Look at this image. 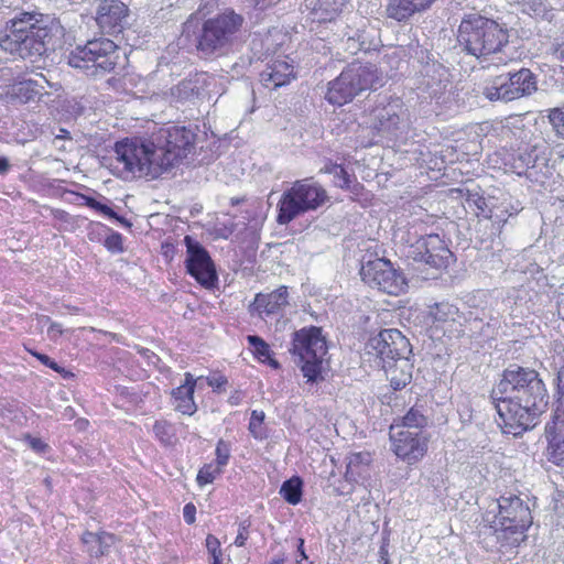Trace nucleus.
I'll use <instances>...</instances> for the list:
<instances>
[{"mask_svg": "<svg viewBox=\"0 0 564 564\" xmlns=\"http://www.w3.org/2000/svg\"><path fill=\"white\" fill-rule=\"evenodd\" d=\"M164 430H165V423L155 422V424L153 425V431H154L155 435L161 438L164 434Z\"/></svg>", "mask_w": 564, "mask_h": 564, "instance_id": "52", "label": "nucleus"}, {"mask_svg": "<svg viewBox=\"0 0 564 564\" xmlns=\"http://www.w3.org/2000/svg\"><path fill=\"white\" fill-rule=\"evenodd\" d=\"M366 350L380 358L383 364L406 360L412 352L408 338L395 328L383 329L371 337L366 345Z\"/></svg>", "mask_w": 564, "mask_h": 564, "instance_id": "12", "label": "nucleus"}, {"mask_svg": "<svg viewBox=\"0 0 564 564\" xmlns=\"http://www.w3.org/2000/svg\"><path fill=\"white\" fill-rule=\"evenodd\" d=\"M10 163L8 159L0 156V174H4L9 171Z\"/></svg>", "mask_w": 564, "mask_h": 564, "instance_id": "53", "label": "nucleus"}, {"mask_svg": "<svg viewBox=\"0 0 564 564\" xmlns=\"http://www.w3.org/2000/svg\"><path fill=\"white\" fill-rule=\"evenodd\" d=\"M457 39L463 51L479 59L482 67L506 66L516 61L508 29L495 20L469 14L462 20Z\"/></svg>", "mask_w": 564, "mask_h": 564, "instance_id": "3", "label": "nucleus"}, {"mask_svg": "<svg viewBox=\"0 0 564 564\" xmlns=\"http://www.w3.org/2000/svg\"><path fill=\"white\" fill-rule=\"evenodd\" d=\"M557 389L558 393L564 391V365L560 368L557 372Z\"/></svg>", "mask_w": 564, "mask_h": 564, "instance_id": "51", "label": "nucleus"}, {"mask_svg": "<svg viewBox=\"0 0 564 564\" xmlns=\"http://www.w3.org/2000/svg\"><path fill=\"white\" fill-rule=\"evenodd\" d=\"M79 198L83 200L84 205H86L93 209H95L98 204V200H96L93 197L86 196V195H79Z\"/></svg>", "mask_w": 564, "mask_h": 564, "instance_id": "50", "label": "nucleus"}, {"mask_svg": "<svg viewBox=\"0 0 564 564\" xmlns=\"http://www.w3.org/2000/svg\"><path fill=\"white\" fill-rule=\"evenodd\" d=\"M264 86L278 88L289 84L294 77V66L286 58H276L260 74Z\"/></svg>", "mask_w": 564, "mask_h": 564, "instance_id": "19", "label": "nucleus"}, {"mask_svg": "<svg viewBox=\"0 0 564 564\" xmlns=\"http://www.w3.org/2000/svg\"><path fill=\"white\" fill-rule=\"evenodd\" d=\"M545 431L549 440V457L554 464L560 465L564 463V416L556 413Z\"/></svg>", "mask_w": 564, "mask_h": 564, "instance_id": "21", "label": "nucleus"}, {"mask_svg": "<svg viewBox=\"0 0 564 564\" xmlns=\"http://www.w3.org/2000/svg\"><path fill=\"white\" fill-rule=\"evenodd\" d=\"M344 0H317L315 14L319 20L332 21L343 9Z\"/></svg>", "mask_w": 564, "mask_h": 564, "instance_id": "29", "label": "nucleus"}, {"mask_svg": "<svg viewBox=\"0 0 564 564\" xmlns=\"http://www.w3.org/2000/svg\"><path fill=\"white\" fill-rule=\"evenodd\" d=\"M82 542L86 545L90 556L100 557L110 552L116 543V536L105 531L97 533L85 531L82 535Z\"/></svg>", "mask_w": 564, "mask_h": 564, "instance_id": "24", "label": "nucleus"}, {"mask_svg": "<svg viewBox=\"0 0 564 564\" xmlns=\"http://www.w3.org/2000/svg\"><path fill=\"white\" fill-rule=\"evenodd\" d=\"M260 427H265V426L263 425V423H258L257 424V430H260Z\"/></svg>", "mask_w": 564, "mask_h": 564, "instance_id": "64", "label": "nucleus"}, {"mask_svg": "<svg viewBox=\"0 0 564 564\" xmlns=\"http://www.w3.org/2000/svg\"><path fill=\"white\" fill-rule=\"evenodd\" d=\"M210 557H212V564H223L221 552H218L215 555H210Z\"/></svg>", "mask_w": 564, "mask_h": 564, "instance_id": "55", "label": "nucleus"}, {"mask_svg": "<svg viewBox=\"0 0 564 564\" xmlns=\"http://www.w3.org/2000/svg\"><path fill=\"white\" fill-rule=\"evenodd\" d=\"M186 270L202 286L212 289L217 281L214 262L207 250L191 236H185Z\"/></svg>", "mask_w": 564, "mask_h": 564, "instance_id": "13", "label": "nucleus"}, {"mask_svg": "<svg viewBox=\"0 0 564 564\" xmlns=\"http://www.w3.org/2000/svg\"><path fill=\"white\" fill-rule=\"evenodd\" d=\"M390 438L395 455L409 463L419 460L427 451V440L422 431L391 426Z\"/></svg>", "mask_w": 564, "mask_h": 564, "instance_id": "14", "label": "nucleus"}, {"mask_svg": "<svg viewBox=\"0 0 564 564\" xmlns=\"http://www.w3.org/2000/svg\"><path fill=\"white\" fill-rule=\"evenodd\" d=\"M195 513L196 508L193 503H187L183 509V517L187 524H193L195 522Z\"/></svg>", "mask_w": 564, "mask_h": 564, "instance_id": "48", "label": "nucleus"}, {"mask_svg": "<svg viewBox=\"0 0 564 564\" xmlns=\"http://www.w3.org/2000/svg\"><path fill=\"white\" fill-rule=\"evenodd\" d=\"M491 399L505 433L513 435L533 427L549 405V394L539 373L520 366L503 371L492 388Z\"/></svg>", "mask_w": 564, "mask_h": 564, "instance_id": "2", "label": "nucleus"}, {"mask_svg": "<svg viewBox=\"0 0 564 564\" xmlns=\"http://www.w3.org/2000/svg\"><path fill=\"white\" fill-rule=\"evenodd\" d=\"M360 275L369 286L391 295H399L406 288L404 276L386 259L377 258L364 262Z\"/></svg>", "mask_w": 564, "mask_h": 564, "instance_id": "11", "label": "nucleus"}, {"mask_svg": "<svg viewBox=\"0 0 564 564\" xmlns=\"http://www.w3.org/2000/svg\"><path fill=\"white\" fill-rule=\"evenodd\" d=\"M535 90L534 74L529 68H521L514 73L496 76L485 85L482 94L490 101L508 102L529 96Z\"/></svg>", "mask_w": 564, "mask_h": 564, "instance_id": "10", "label": "nucleus"}, {"mask_svg": "<svg viewBox=\"0 0 564 564\" xmlns=\"http://www.w3.org/2000/svg\"><path fill=\"white\" fill-rule=\"evenodd\" d=\"M280 0H251L253 9L264 11L268 8L275 6Z\"/></svg>", "mask_w": 564, "mask_h": 564, "instance_id": "49", "label": "nucleus"}, {"mask_svg": "<svg viewBox=\"0 0 564 564\" xmlns=\"http://www.w3.org/2000/svg\"><path fill=\"white\" fill-rule=\"evenodd\" d=\"M171 93L177 100H187L198 94V87L193 79H184L173 87Z\"/></svg>", "mask_w": 564, "mask_h": 564, "instance_id": "34", "label": "nucleus"}, {"mask_svg": "<svg viewBox=\"0 0 564 564\" xmlns=\"http://www.w3.org/2000/svg\"><path fill=\"white\" fill-rule=\"evenodd\" d=\"M426 417L415 409H411L402 419V424H394L399 429H408L412 431H421L426 425Z\"/></svg>", "mask_w": 564, "mask_h": 564, "instance_id": "33", "label": "nucleus"}, {"mask_svg": "<svg viewBox=\"0 0 564 564\" xmlns=\"http://www.w3.org/2000/svg\"><path fill=\"white\" fill-rule=\"evenodd\" d=\"M28 351L32 356H34L37 360H40L44 366L51 368L52 370H54L56 372H61L62 371V368L54 360H52L47 355L37 352L35 350H32V349H28Z\"/></svg>", "mask_w": 564, "mask_h": 564, "instance_id": "43", "label": "nucleus"}, {"mask_svg": "<svg viewBox=\"0 0 564 564\" xmlns=\"http://www.w3.org/2000/svg\"><path fill=\"white\" fill-rule=\"evenodd\" d=\"M357 96L351 82L343 70L340 75L328 84L326 99L333 105H345Z\"/></svg>", "mask_w": 564, "mask_h": 564, "instance_id": "23", "label": "nucleus"}, {"mask_svg": "<svg viewBox=\"0 0 564 564\" xmlns=\"http://www.w3.org/2000/svg\"><path fill=\"white\" fill-rule=\"evenodd\" d=\"M458 314V308L448 302L436 303L430 308L431 317L441 323L455 322Z\"/></svg>", "mask_w": 564, "mask_h": 564, "instance_id": "28", "label": "nucleus"}, {"mask_svg": "<svg viewBox=\"0 0 564 564\" xmlns=\"http://www.w3.org/2000/svg\"><path fill=\"white\" fill-rule=\"evenodd\" d=\"M252 50H254V51L257 50V40L256 39L252 40Z\"/></svg>", "mask_w": 564, "mask_h": 564, "instance_id": "62", "label": "nucleus"}, {"mask_svg": "<svg viewBox=\"0 0 564 564\" xmlns=\"http://www.w3.org/2000/svg\"><path fill=\"white\" fill-rule=\"evenodd\" d=\"M410 379H411L410 373H403L400 379H397L395 377H391L390 383L394 390H400V389L404 388L410 382Z\"/></svg>", "mask_w": 564, "mask_h": 564, "instance_id": "47", "label": "nucleus"}, {"mask_svg": "<svg viewBox=\"0 0 564 564\" xmlns=\"http://www.w3.org/2000/svg\"><path fill=\"white\" fill-rule=\"evenodd\" d=\"M560 402L564 406V390L560 392Z\"/></svg>", "mask_w": 564, "mask_h": 564, "instance_id": "61", "label": "nucleus"}, {"mask_svg": "<svg viewBox=\"0 0 564 564\" xmlns=\"http://www.w3.org/2000/svg\"><path fill=\"white\" fill-rule=\"evenodd\" d=\"M236 544L239 546H242L245 544V538L241 532L236 538Z\"/></svg>", "mask_w": 564, "mask_h": 564, "instance_id": "58", "label": "nucleus"}, {"mask_svg": "<svg viewBox=\"0 0 564 564\" xmlns=\"http://www.w3.org/2000/svg\"><path fill=\"white\" fill-rule=\"evenodd\" d=\"M433 0H390L387 14L397 21H403L415 12L426 9Z\"/></svg>", "mask_w": 564, "mask_h": 564, "instance_id": "25", "label": "nucleus"}, {"mask_svg": "<svg viewBox=\"0 0 564 564\" xmlns=\"http://www.w3.org/2000/svg\"><path fill=\"white\" fill-rule=\"evenodd\" d=\"M194 134L185 127L161 128L149 140L126 139L115 145L112 166L122 178H156L186 158Z\"/></svg>", "mask_w": 564, "mask_h": 564, "instance_id": "1", "label": "nucleus"}, {"mask_svg": "<svg viewBox=\"0 0 564 564\" xmlns=\"http://www.w3.org/2000/svg\"><path fill=\"white\" fill-rule=\"evenodd\" d=\"M96 212L105 215V216H108L110 218H113L116 219L117 221H119L121 225L126 226V227H130L131 224L124 219L123 217H120L117 215V213H115L109 206L98 202L96 208H95Z\"/></svg>", "mask_w": 564, "mask_h": 564, "instance_id": "41", "label": "nucleus"}, {"mask_svg": "<svg viewBox=\"0 0 564 564\" xmlns=\"http://www.w3.org/2000/svg\"><path fill=\"white\" fill-rule=\"evenodd\" d=\"M527 166H534V159H532V155L529 153L525 159Z\"/></svg>", "mask_w": 564, "mask_h": 564, "instance_id": "59", "label": "nucleus"}, {"mask_svg": "<svg viewBox=\"0 0 564 564\" xmlns=\"http://www.w3.org/2000/svg\"><path fill=\"white\" fill-rule=\"evenodd\" d=\"M281 496L291 505H296L302 496V481L299 477H293L283 482L280 489Z\"/></svg>", "mask_w": 564, "mask_h": 564, "instance_id": "31", "label": "nucleus"}, {"mask_svg": "<svg viewBox=\"0 0 564 564\" xmlns=\"http://www.w3.org/2000/svg\"><path fill=\"white\" fill-rule=\"evenodd\" d=\"M48 17L36 12H21L7 22L0 34V47L21 58H36L45 54L51 39Z\"/></svg>", "mask_w": 564, "mask_h": 564, "instance_id": "4", "label": "nucleus"}, {"mask_svg": "<svg viewBox=\"0 0 564 564\" xmlns=\"http://www.w3.org/2000/svg\"><path fill=\"white\" fill-rule=\"evenodd\" d=\"M290 351L297 358L296 362L304 377L308 381H315L322 372L327 355L326 339L322 329L311 326L294 332Z\"/></svg>", "mask_w": 564, "mask_h": 564, "instance_id": "7", "label": "nucleus"}, {"mask_svg": "<svg viewBox=\"0 0 564 564\" xmlns=\"http://www.w3.org/2000/svg\"><path fill=\"white\" fill-rule=\"evenodd\" d=\"M404 115L405 110L402 102L395 99L375 110V128L382 134H395L403 126Z\"/></svg>", "mask_w": 564, "mask_h": 564, "instance_id": "18", "label": "nucleus"}, {"mask_svg": "<svg viewBox=\"0 0 564 564\" xmlns=\"http://www.w3.org/2000/svg\"><path fill=\"white\" fill-rule=\"evenodd\" d=\"M434 73H437L438 77L426 80L425 87L432 98H438L446 90L448 79L446 70L442 66H437Z\"/></svg>", "mask_w": 564, "mask_h": 564, "instance_id": "32", "label": "nucleus"}, {"mask_svg": "<svg viewBox=\"0 0 564 564\" xmlns=\"http://www.w3.org/2000/svg\"><path fill=\"white\" fill-rule=\"evenodd\" d=\"M303 545H304V540H303V539H300V540H299V552L301 553V556H302L303 558H306L307 556H306V554H305V552H304Z\"/></svg>", "mask_w": 564, "mask_h": 564, "instance_id": "57", "label": "nucleus"}, {"mask_svg": "<svg viewBox=\"0 0 564 564\" xmlns=\"http://www.w3.org/2000/svg\"><path fill=\"white\" fill-rule=\"evenodd\" d=\"M144 355H145L147 358H151V357L152 358H156L155 354L150 352L149 350H144Z\"/></svg>", "mask_w": 564, "mask_h": 564, "instance_id": "60", "label": "nucleus"}, {"mask_svg": "<svg viewBox=\"0 0 564 564\" xmlns=\"http://www.w3.org/2000/svg\"><path fill=\"white\" fill-rule=\"evenodd\" d=\"M242 24L243 17L232 10H226L207 19L197 36V51L204 57L221 53L232 43Z\"/></svg>", "mask_w": 564, "mask_h": 564, "instance_id": "8", "label": "nucleus"}, {"mask_svg": "<svg viewBox=\"0 0 564 564\" xmlns=\"http://www.w3.org/2000/svg\"><path fill=\"white\" fill-rule=\"evenodd\" d=\"M370 463L369 453H352L346 458L345 478L351 482H358L368 476Z\"/></svg>", "mask_w": 564, "mask_h": 564, "instance_id": "26", "label": "nucleus"}, {"mask_svg": "<svg viewBox=\"0 0 564 564\" xmlns=\"http://www.w3.org/2000/svg\"><path fill=\"white\" fill-rule=\"evenodd\" d=\"M524 6L534 15H542L546 12V4L543 0H527Z\"/></svg>", "mask_w": 564, "mask_h": 564, "instance_id": "42", "label": "nucleus"}, {"mask_svg": "<svg viewBox=\"0 0 564 564\" xmlns=\"http://www.w3.org/2000/svg\"><path fill=\"white\" fill-rule=\"evenodd\" d=\"M264 412L253 410L251 414V421L249 422V431L253 434L256 438H264L267 436V427H260L257 430L258 423H263Z\"/></svg>", "mask_w": 564, "mask_h": 564, "instance_id": "37", "label": "nucleus"}, {"mask_svg": "<svg viewBox=\"0 0 564 564\" xmlns=\"http://www.w3.org/2000/svg\"><path fill=\"white\" fill-rule=\"evenodd\" d=\"M31 445L33 448H35L37 451L42 449V447H43V443L40 440H33L31 442Z\"/></svg>", "mask_w": 564, "mask_h": 564, "instance_id": "56", "label": "nucleus"}, {"mask_svg": "<svg viewBox=\"0 0 564 564\" xmlns=\"http://www.w3.org/2000/svg\"><path fill=\"white\" fill-rule=\"evenodd\" d=\"M249 350L260 362L278 368L279 364L273 358L270 346L259 336L249 335Z\"/></svg>", "mask_w": 564, "mask_h": 564, "instance_id": "27", "label": "nucleus"}, {"mask_svg": "<svg viewBox=\"0 0 564 564\" xmlns=\"http://www.w3.org/2000/svg\"><path fill=\"white\" fill-rule=\"evenodd\" d=\"M549 119L556 135L564 140V110L560 108L551 109Z\"/></svg>", "mask_w": 564, "mask_h": 564, "instance_id": "36", "label": "nucleus"}, {"mask_svg": "<svg viewBox=\"0 0 564 564\" xmlns=\"http://www.w3.org/2000/svg\"><path fill=\"white\" fill-rule=\"evenodd\" d=\"M43 87L39 86L35 82L29 79L20 82L14 86V95L23 102L34 100L42 95Z\"/></svg>", "mask_w": 564, "mask_h": 564, "instance_id": "30", "label": "nucleus"}, {"mask_svg": "<svg viewBox=\"0 0 564 564\" xmlns=\"http://www.w3.org/2000/svg\"><path fill=\"white\" fill-rule=\"evenodd\" d=\"M556 58L560 59L562 63H564V41L558 44V46L555 50Z\"/></svg>", "mask_w": 564, "mask_h": 564, "instance_id": "54", "label": "nucleus"}, {"mask_svg": "<svg viewBox=\"0 0 564 564\" xmlns=\"http://www.w3.org/2000/svg\"><path fill=\"white\" fill-rule=\"evenodd\" d=\"M221 469L217 465L208 464L202 467L197 474V482L199 486H205L215 480V478L220 474Z\"/></svg>", "mask_w": 564, "mask_h": 564, "instance_id": "35", "label": "nucleus"}, {"mask_svg": "<svg viewBox=\"0 0 564 564\" xmlns=\"http://www.w3.org/2000/svg\"><path fill=\"white\" fill-rule=\"evenodd\" d=\"M453 257L445 242L438 235L420 238L413 246V258L432 268H446Z\"/></svg>", "mask_w": 564, "mask_h": 564, "instance_id": "15", "label": "nucleus"}, {"mask_svg": "<svg viewBox=\"0 0 564 564\" xmlns=\"http://www.w3.org/2000/svg\"><path fill=\"white\" fill-rule=\"evenodd\" d=\"M207 384L216 391H220L227 383V379L221 375H213L206 378Z\"/></svg>", "mask_w": 564, "mask_h": 564, "instance_id": "45", "label": "nucleus"}, {"mask_svg": "<svg viewBox=\"0 0 564 564\" xmlns=\"http://www.w3.org/2000/svg\"><path fill=\"white\" fill-rule=\"evenodd\" d=\"M118 61V46L109 39L88 41L77 46L68 56V64L83 69L87 76L100 77L111 72Z\"/></svg>", "mask_w": 564, "mask_h": 564, "instance_id": "9", "label": "nucleus"}, {"mask_svg": "<svg viewBox=\"0 0 564 564\" xmlns=\"http://www.w3.org/2000/svg\"><path fill=\"white\" fill-rule=\"evenodd\" d=\"M128 14V7L121 0H101L96 22L105 33L120 31Z\"/></svg>", "mask_w": 564, "mask_h": 564, "instance_id": "17", "label": "nucleus"}, {"mask_svg": "<svg viewBox=\"0 0 564 564\" xmlns=\"http://www.w3.org/2000/svg\"><path fill=\"white\" fill-rule=\"evenodd\" d=\"M39 324L44 327L47 326V336L51 339H56L63 334L62 325L55 322H52L47 316H41L37 319Z\"/></svg>", "mask_w": 564, "mask_h": 564, "instance_id": "39", "label": "nucleus"}, {"mask_svg": "<svg viewBox=\"0 0 564 564\" xmlns=\"http://www.w3.org/2000/svg\"><path fill=\"white\" fill-rule=\"evenodd\" d=\"M329 174L334 176V183L340 188L348 187L350 184V176L344 167L340 165H333L327 170Z\"/></svg>", "mask_w": 564, "mask_h": 564, "instance_id": "38", "label": "nucleus"}, {"mask_svg": "<svg viewBox=\"0 0 564 564\" xmlns=\"http://www.w3.org/2000/svg\"><path fill=\"white\" fill-rule=\"evenodd\" d=\"M239 202H240V199H238V198H237V199H235V198H232V199H231L232 205H236V204H238Z\"/></svg>", "mask_w": 564, "mask_h": 564, "instance_id": "63", "label": "nucleus"}, {"mask_svg": "<svg viewBox=\"0 0 564 564\" xmlns=\"http://www.w3.org/2000/svg\"><path fill=\"white\" fill-rule=\"evenodd\" d=\"M484 516V521L495 530L503 545L518 546L527 539L525 531L532 524L531 511L518 496H501Z\"/></svg>", "mask_w": 564, "mask_h": 564, "instance_id": "5", "label": "nucleus"}, {"mask_svg": "<svg viewBox=\"0 0 564 564\" xmlns=\"http://www.w3.org/2000/svg\"><path fill=\"white\" fill-rule=\"evenodd\" d=\"M344 72L351 82L357 95L369 89L376 90L383 85L382 73L371 63L362 64L355 62L348 65Z\"/></svg>", "mask_w": 564, "mask_h": 564, "instance_id": "16", "label": "nucleus"}, {"mask_svg": "<svg viewBox=\"0 0 564 564\" xmlns=\"http://www.w3.org/2000/svg\"><path fill=\"white\" fill-rule=\"evenodd\" d=\"M206 547L208 550L209 555H215L216 553L221 552V550H220V542L213 534H208L207 535V538H206Z\"/></svg>", "mask_w": 564, "mask_h": 564, "instance_id": "46", "label": "nucleus"}, {"mask_svg": "<svg viewBox=\"0 0 564 564\" xmlns=\"http://www.w3.org/2000/svg\"><path fill=\"white\" fill-rule=\"evenodd\" d=\"M217 466L220 468L225 466L229 458V449L224 442H219L216 448Z\"/></svg>", "mask_w": 564, "mask_h": 564, "instance_id": "44", "label": "nucleus"}, {"mask_svg": "<svg viewBox=\"0 0 564 564\" xmlns=\"http://www.w3.org/2000/svg\"><path fill=\"white\" fill-rule=\"evenodd\" d=\"M105 247L112 252H121L123 250L122 236L118 232H111L105 240Z\"/></svg>", "mask_w": 564, "mask_h": 564, "instance_id": "40", "label": "nucleus"}, {"mask_svg": "<svg viewBox=\"0 0 564 564\" xmlns=\"http://www.w3.org/2000/svg\"><path fill=\"white\" fill-rule=\"evenodd\" d=\"M329 200L327 191L313 177L295 181L279 200L278 223L286 225L307 212H313Z\"/></svg>", "mask_w": 564, "mask_h": 564, "instance_id": "6", "label": "nucleus"}, {"mask_svg": "<svg viewBox=\"0 0 564 564\" xmlns=\"http://www.w3.org/2000/svg\"><path fill=\"white\" fill-rule=\"evenodd\" d=\"M288 304V289L282 286L278 289L275 292L263 295L258 294L252 306H249V314L251 316L254 315V312L258 313V317H260L261 313L273 314L280 307L285 306Z\"/></svg>", "mask_w": 564, "mask_h": 564, "instance_id": "22", "label": "nucleus"}, {"mask_svg": "<svg viewBox=\"0 0 564 564\" xmlns=\"http://www.w3.org/2000/svg\"><path fill=\"white\" fill-rule=\"evenodd\" d=\"M202 378L195 379L192 373L186 372L184 383L172 391L173 404L177 411L187 415H193L197 411L194 391L197 381Z\"/></svg>", "mask_w": 564, "mask_h": 564, "instance_id": "20", "label": "nucleus"}]
</instances>
